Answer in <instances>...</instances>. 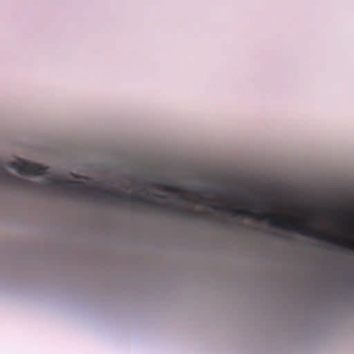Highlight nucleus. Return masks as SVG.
<instances>
[{
  "label": "nucleus",
  "instance_id": "obj_2",
  "mask_svg": "<svg viewBox=\"0 0 354 354\" xmlns=\"http://www.w3.org/2000/svg\"><path fill=\"white\" fill-rule=\"evenodd\" d=\"M263 221H266L271 226L280 229L288 230L306 236L313 237L317 239L325 241L330 245H338L345 250L354 251V244L348 242L340 241L337 238L332 237L328 234L316 230L313 227L302 225L299 223H293L292 221L280 218L276 215L269 214H263Z\"/></svg>",
  "mask_w": 354,
  "mask_h": 354
},
{
  "label": "nucleus",
  "instance_id": "obj_10",
  "mask_svg": "<svg viewBox=\"0 0 354 354\" xmlns=\"http://www.w3.org/2000/svg\"><path fill=\"white\" fill-rule=\"evenodd\" d=\"M253 209H259V206L258 205H252Z\"/></svg>",
  "mask_w": 354,
  "mask_h": 354
},
{
  "label": "nucleus",
  "instance_id": "obj_1",
  "mask_svg": "<svg viewBox=\"0 0 354 354\" xmlns=\"http://www.w3.org/2000/svg\"><path fill=\"white\" fill-rule=\"evenodd\" d=\"M49 187L51 189L64 191L68 194H75L80 196L94 197L98 199L102 196L105 201L115 200L122 202L138 203L149 207L159 209L164 212H169L189 218H201L204 214L192 209L185 210L178 207L171 203L162 204L153 199L146 197L145 192L140 190L132 194L120 193L116 191L109 190L99 186H89L78 181L59 180L62 178H48Z\"/></svg>",
  "mask_w": 354,
  "mask_h": 354
},
{
  "label": "nucleus",
  "instance_id": "obj_9",
  "mask_svg": "<svg viewBox=\"0 0 354 354\" xmlns=\"http://www.w3.org/2000/svg\"><path fill=\"white\" fill-rule=\"evenodd\" d=\"M171 189L176 192L180 191V189L178 188V187H174V188H172Z\"/></svg>",
  "mask_w": 354,
  "mask_h": 354
},
{
  "label": "nucleus",
  "instance_id": "obj_3",
  "mask_svg": "<svg viewBox=\"0 0 354 354\" xmlns=\"http://www.w3.org/2000/svg\"><path fill=\"white\" fill-rule=\"evenodd\" d=\"M12 169L27 177H52L49 176V168L39 164L28 162L17 158L13 161H0V177H15L9 174Z\"/></svg>",
  "mask_w": 354,
  "mask_h": 354
},
{
  "label": "nucleus",
  "instance_id": "obj_4",
  "mask_svg": "<svg viewBox=\"0 0 354 354\" xmlns=\"http://www.w3.org/2000/svg\"><path fill=\"white\" fill-rule=\"evenodd\" d=\"M153 166L142 165L138 170L129 174H102L97 177H229L228 176L212 175L209 174H170L165 171H155Z\"/></svg>",
  "mask_w": 354,
  "mask_h": 354
},
{
  "label": "nucleus",
  "instance_id": "obj_5",
  "mask_svg": "<svg viewBox=\"0 0 354 354\" xmlns=\"http://www.w3.org/2000/svg\"><path fill=\"white\" fill-rule=\"evenodd\" d=\"M3 180H6V183L8 184H12L15 185H21L25 187H33L34 189H37V185L32 183V182L28 180L26 178H3Z\"/></svg>",
  "mask_w": 354,
  "mask_h": 354
},
{
  "label": "nucleus",
  "instance_id": "obj_7",
  "mask_svg": "<svg viewBox=\"0 0 354 354\" xmlns=\"http://www.w3.org/2000/svg\"><path fill=\"white\" fill-rule=\"evenodd\" d=\"M70 177H75V178H77V177H86V176H82V175H76V174H71V176Z\"/></svg>",
  "mask_w": 354,
  "mask_h": 354
},
{
  "label": "nucleus",
  "instance_id": "obj_6",
  "mask_svg": "<svg viewBox=\"0 0 354 354\" xmlns=\"http://www.w3.org/2000/svg\"><path fill=\"white\" fill-rule=\"evenodd\" d=\"M195 194H196V200L194 201H193L190 198H189L188 196H187L186 195H185L183 194H180L179 196L180 198H182L183 200H186V201H191V202H194V203H198V204H204L205 201H209V198L205 197L200 192H196Z\"/></svg>",
  "mask_w": 354,
  "mask_h": 354
},
{
  "label": "nucleus",
  "instance_id": "obj_8",
  "mask_svg": "<svg viewBox=\"0 0 354 354\" xmlns=\"http://www.w3.org/2000/svg\"><path fill=\"white\" fill-rule=\"evenodd\" d=\"M0 183L3 184H8V183H6V180H3V178H0Z\"/></svg>",
  "mask_w": 354,
  "mask_h": 354
}]
</instances>
